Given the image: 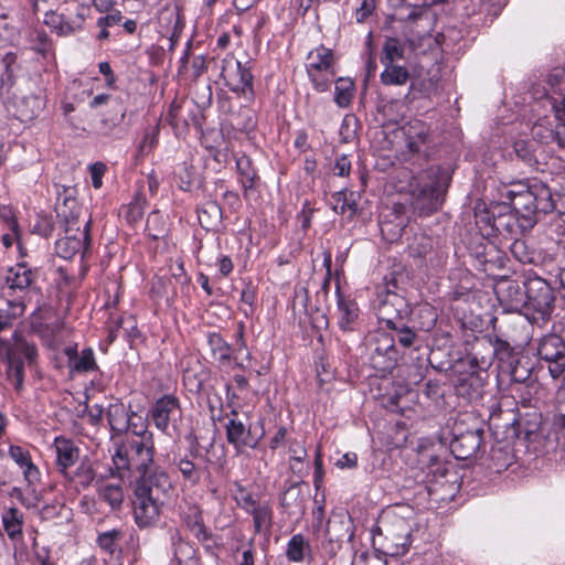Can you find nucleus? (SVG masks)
<instances>
[{"mask_svg":"<svg viewBox=\"0 0 565 565\" xmlns=\"http://www.w3.org/2000/svg\"><path fill=\"white\" fill-rule=\"evenodd\" d=\"M154 444L152 433L135 434L125 436V439L117 446L113 455V476L122 479H137L150 477L156 467Z\"/></svg>","mask_w":565,"mask_h":565,"instance_id":"f257e3e1","label":"nucleus"},{"mask_svg":"<svg viewBox=\"0 0 565 565\" xmlns=\"http://www.w3.org/2000/svg\"><path fill=\"white\" fill-rule=\"evenodd\" d=\"M172 491V483L164 470H154L150 477L136 479L134 518L139 527H149L159 521Z\"/></svg>","mask_w":565,"mask_h":565,"instance_id":"f03ea898","label":"nucleus"},{"mask_svg":"<svg viewBox=\"0 0 565 565\" xmlns=\"http://www.w3.org/2000/svg\"><path fill=\"white\" fill-rule=\"evenodd\" d=\"M403 303V298L392 294L387 295L386 299L379 308L380 319L385 323L387 329L394 332L392 335L381 334L377 339L379 344L374 350V361L376 356L386 359L385 365L382 366L383 370H391L396 365L398 352L395 348V341L404 348H411L417 339L416 332L404 323L398 312L395 317H391V306Z\"/></svg>","mask_w":565,"mask_h":565,"instance_id":"7ed1b4c3","label":"nucleus"},{"mask_svg":"<svg viewBox=\"0 0 565 565\" xmlns=\"http://www.w3.org/2000/svg\"><path fill=\"white\" fill-rule=\"evenodd\" d=\"M414 511L408 505H396L384 510L373 530L382 536L383 553L388 556L404 555L411 545ZM375 536L373 541L375 542Z\"/></svg>","mask_w":565,"mask_h":565,"instance_id":"20e7f679","label":"nucleus"},{"mask_svg":"<svg viewBox=\"0 0 565 565\" xmlns=\"http://www.w3.org/2000/svg\"><path fill=\"white\" fill-rule=\"evenodd\" d=\"M449 175L439 167H430L408 182L412 205L422 215L438 211L449 185Z\"/></svg>","mask_w":565,"mask_h":565,"instance_id":"39448f33","label":"nucleus"},{"mask_svg":"<svg viewBox=\"0 0 565 565\" xmlns=\"http://www.w3.org/2000/svg\"><path fill=\"white\" fill-rule=\"evenodd\" d=\"M561 99L546 96L545 103L551 107L553 118L543 116L532 127V136L542 143L555 142L565 148V94L559 89Z\"/></svg>","mask_w":565,"mask_h":565,"instance_id":"423d86ee","label":"nucleus"},{"mask_svg":"<svg viewBox=\"0 0 565 565\" xmlns=\"http://www.w3.org/2000/svg\"><path fill=\"white\" fill-rule=\"evenodd\" d=\"M38 280V269L30 267L26 263H18L8 268L0 289L1 300L25 303L30 291Z\"/></svg>","mask_w":565,"mask_h":565,"instance_id":"0eeeda50","label":"nucleus"},{"mask_svg":"<svg viewBox=\"0 0 565 565\" xmlns=\"http://www.w3.org/2000/svg\"><path fill=\"white\" fill-rule=\"evenodd\" d=\"M484 429L480 425L467 426L463 420H457L452 427L449 448L457 460L473 459L483 450Z\"/></svg>","mask_w":565,"mask_h":565,"instance_id":"6e6552de","label":"nucleus"},{"mask_svg":"<svg viewBox=\"0 0 565 565\" xmlns=\"http://www.w3.org/2000/svg\"><path fill=\"white\" fill-rule=\"evenodd\" d=\"M553 302V289L544 279H527L525 315H532L534 320H546L552 313Z\"/></svg>","mask_w":565,"mask_h":565,"instance_id":"1a4fd4ad","label":"nucleus"},{"mask_svg":"<svg viewBox=\"0 0 565 565\" xmlns=\"http://www.w3.org/2000/svg\"><path fill=\"white\" fill-rule=\"evenodd\" d=\"M221 76L232 92L253 94V75L247 64L226 56L222 60Z\"/></svg>","mask_w":565,"mask_h":565,"instance_id":"9d476101","label":"nucleus"},{"mask_svg":"<svg viewBox=\"0 0 565 565\" xmlns=\"http://www.w3.org/2000/svg\"><path fill=\"white\" fill-rule=\"evenodd\" d=\"M225 430L228 444L233 445L238 452L245 448H256L262 438V436L254 435L250 426L238 418L236 411L231 412Z\"/></svg>","mask_w":565,"mask_h":565,"instance_id":"9b49d317","label":"nucleus"},{"mask_svg":"<svg viewBox=\"0 0 565 565\" xmlns=\"http://www.w3.org/2000/svg\"><path fill=\"white\" fill-rule=\"evenodd\" d=\"M151 419L161 431H167L170 424H174L181 417L180 401L172 394H166L158 398L151 409Z\"/></svg>","mask_w":565,"mask_h":565,"instance_id":"f8f14e48","label":"nucleus"},{"mask_svg":"<svg viewBox=\"0 0 565 565\" xmlns=\"http://www.w3.org/2000/svg\"><path fill=\"white\" fill-rule=\"evenodd\" d=\"M527 279L503 280L498 284L495 294L501 303L510 311H524L526 305Z\"/></svg>","mask_w":565,"mask_h":565,"instance_id":"ddd939ff","label":"nucleus"},{"mask_svg":"<svg viewBox=\"0 0 565 565\" xmlns=\"http://www.w3.org/2000/svg\"><path fill=\"white\" fill-rule=\"evenodd\" d=\"M413 9L409 10V12L402 18L406 23H414L419 21L420 23H425V28L423 32H415L411 26H408L407 32V42L409 43L411 47L414 50H417L426 42H430L431 35L428 33V26L430 24V19L428 17L426 8L428 6H422L420 3L413 4Z\"/></svg>","mask_w":565,"mask_h":565,"instance_id":"4468645a","label":"nucleus"},{"mask_svg":"<svg viewBox=\"0 0 565 565\" xmlns=\"http://www.w3.org/2000/svg\"><path fill=\"white\" fill-rule=\"evenodd\" d=\"M180 515L188 530L200 541L206 542L210 533L204 524L202 509L199 504L184 500L179 507Z\"/></svg>","mask_w":565,"mask_h":565,"instance_id":"2eb2a0df","label":"nucleus"},{"mask_svg":"<svg viewBox=\"0 0 565 565\" xmlns=\"http://www.w3.org/2000/svg\"><path fill=\"white\" fill-rule=\"evenodd\" d=\"M56 452V466L58 471L70 478L68 469L73 467L79 458V449L73 440L63 436L56 437L54 440Z\"/></svg>","mask_w":565,"mask_h":565,"instance_id":"dca6fc26","label":"nucleus"},{"mask_svg":"<svg viewBox=\"0 0 565 565\" xmlns=\"http://www.w3.org/2000/svg\"><path fill=\"white\" fill-rule=\"evenodd\" d=\"M9 456L22 469L23 478L29 487H34L40 482L41 472L33 463L29 450L11 445L9 447Z\"/></svg>","mask_w":565,"mask_h":565,"instance_id":"f3484780","label":"nucleus"},{"mask_svg":"<svg viewBox=\"0 0 565 565\" xmlns=\"http://www.w3.org/2000/svg\"><path fill=\"white\" fill-rule=\"evenodd\" d=\"M89 225L90 222L88 221L84 231L81 233L82 237L67 235L57 239L55 243L56 254L64 259H71L77 253L86 250L90 241Z\"/></svg>","mask_w":565,"mask_h":565,"instance_id":"a211bd4d","label":"nucleus"},{"mask_svg":"<svg viewBox=\"0 0 565 565\" xmlns=\"http://www.w3.org/2000/svg\"><path fill=\"white\" fill-rule=\"evenodd\" d=\"M405 136L406 147L412 153H418L428 140L429 128L419 120L413 119L402 127Z\"/></svg>","mask_w":565,"mask_h":565,"instance_id":"6ab92c4d","label":"nucleus"},{"mask_svg":"<svg viewBox=\"0 0 565 565\" xmlns=\"http://www.w3.org/2000/svg\"><path fill=\"white\" fill-rule=\"evenodd\" d=\"M508 196L513 210L527 221L537 213L530 185H521L518 191H509Z\"/></svg>","mask_w":565,"mask_h":565,"instance_id":"aec40b11","label":"nucleus"},{"mask_svg":"<svg viewBox=\"0 0 565 565\" xmlns=\"http://www.w3.org/2000/svg\"><path fill=\"white\" fill-rule=\"evenodd\" d=\"M338 296V324L344 332L353 331L359 317V308L354 300L348 299L340 292V286L337 285Z\"/></svg>","mask_w":565,"mask_h":565,"instance_id":"412c9836","label":"nucleus"},{"mask_svg":"<svg viewBox=\"0 0 565 565\" xmlns=\"http://www.w3.org/2000/svg\"><path fill=\"white\" fill-rule=\"evenodd\" d=\"M97 494L98 499L108 504L113 511L119 510L125 499L120 482L97 481Z\"/></svg>","mask_w":565,"mask_h":565,"instance_id":"4be33fe9","label":"nucleus"},{"mask_svg":"<svg viewBox=\"0 0 565 565\" xmlns=\"http://www.w3.org/2000/svg\"><path fill=\"white\" fill-rule=\"evenodd\" d=\"M200 225L206 231H217L222 225L223 211L215 201H206L198 210Z\"/></svg>","mask_w":565,"mask_h":565,"instance_id":"5701e85b","label":"nucleus"},{"mask_svg":"<svg viewBox=\"0 0 565 565\" xmlns=\"http://www.w3.org/2000/svg\"><path fill=\"white\" fill-rule=\"evenodd\" d=\"M307 73L334 72L333 52L324 46L312 50L307 57Z\"/></svg>","mask_w":565,"mask_h":565,"instance_id":"b1692460","label":"nucleus"},{"mask_svg":"<svg viewBox=\"0 0 565 565\" xmlns=\"http://www.w3.org/2000/svg\"><path fill=\"white\" fill-rule=\"evenodd\" d=\"M483 385L482 376L477 372H471L458 379L456 391L458 395L473 399L481 396Z\"/></svg>","mask_w":565,"mask_h":565,"instance_id":"393cba45","label":"nucleus"},{"mask_svg":"<svg viewBox=\"0 0 565 565\" xmlns=\"http://www.w3.org/2000/svg\"><path fill=\"white\" fill-rule=\"evenodd\" d=\"M537 353L545 361L565 356V342L557 334H547L539 343Z\"/></svg>","mask_w":565,"mask_h":565,"instance_id":"a878e982","label":"nucleus"},{"mask_svg":"<svg viewBox=\"0 0 565 565\" xmlns=\"http://www.w3.org/2000/svg\"><path fill=\"white\" fill-rule=\"evenodd\" d=\"M253 516V525L256 533L267 534L273 526V508L268 501H262L248 513Z\"/></svg>","mask_w":565,"mask_h":565,"instance_id":"bb28decb","label":"nucleus"},{"mask_svg":"<svg viewBox=\"0 0 565 565\" xmlns=\"http://www.w3.org/2000/svg\"><path fill=\"white\" fill-rule=\"evenodd\" d=\"M106 416L111 430L117 434L131 428V418L122 403L109 404Z\"/></svg>","mask_w":565,"mask_h":565,"instance_id":"cd10ccee","label":"nucleus"},{"mask_svg":"<svg viewBox=\"0 0 565 565\" xmlns=\"http://www.w3.org/2000/svg\"><path fill=\"white\" fill-rule=\"evenodd\" d=\"M384 70L380 75L381 83L385 86H403L411 78V74L407 67L403 65L383 64Z\"/></svg>","mask_w":565,"mask_h":565,"instance_id":"c85d7f7f","label":"nucleus"},{"mask_svg":"<svg viewBox=\"0 0 565 565\" xmlns=\"http://www.w3.org/2000/svg\"><path fill=\"white\" fill-rule=\"evenodd\" d=\"M7 380L13 385L14 390L20 393L23 390L24 382V364L21 359L17 358L12 350L7 353Z\"/></svg>","mask_w":565,"mask_h":565,"instance_id":"c756f323","label":"nucleus"},{"mask_svg":"<svg viewBox=\"0 0 565 565\" xmlns=\"http://www.w3.org/2000/svg\"><path fill=\"white\" fill-rule=\"evenodd\" d=\"M26 303L2 300L0 306V332L12 327L13 322L25 312Z\"/></svg>","mask_w":565,"mask_h":565,"instance_id":"7c9ffc66","label":"nucleus"},{"mask_svg":"<svg viewBox=\"0 0 565 565\" xmlns=\"http://www.w3.org/2000/svg\"><path fill=\"white\" fill-rule=\"evenodd\" d=\"M207 344L210 347L213 359L216 360L221 365H225L230 362L233 354V349L221 337L220 333H207Z\"/></svg>","mask_w":565,"mask_h":565,"instance_id":"2f4dec72","label":"nucleus"},{"mask_svg":"<svg viewBox=\"0 0 565 565\" xmlns=\"http://www.w3.org/2000/svg\"><path fill=\"white\" fill-rule=\"evenodd\" d=\"M533 195L535 209L537 213H548L554 209L551 189L542 182H533L530 184Z\"/></svg>","mask_w":565,"mask_h":565,"instance_id":"473e14b6","label":"nucleus"},{"mask_svg":"<svg viewBox=\"0 0 565 565\" xmlns=\"http://www.w3.org/2000/svg\"><path fill=\"white\" fill-rule=\"evenodd\" d=\"M2 524L10 539H15L22 533L23 516L17 508H9L2 514Z\"/></svg>","mask_w":565,"mask_h":565,"instance_id":"72a5a7b5","label":"nucleus"},{"mask_svg":"<svg viewBox=\"0 0 565 565\" xmlns=\"http://www.w3.org/2000/svg\"><path fill=\"white\" fill-rule=\"evenodd\" d=\"M404 57V45L396 38H387L382 47L381 63L394 64Z\"/></svg>","mask_w":565,"mask_h":565,"instance_id":"f704fd0d","label":"nucleus"},{"mask_svg":"<svg viewBox=\"0 0 565 565\" xmlns=\"http://www.w3.org/2000/svg\"><path fill=\"white\" fill-rule=\"evenodd\" d=\"M174 465L178 467L182 475V478L191 487L196 486L201 480V469L190 459L180 458L174 460Z\"/></svg>","mask_w":565,"mask_h":565,"instance_id":"c9c22d12","label":"nucleus"},{"mask_svg":"<svg viewBox=\"0 0 565 565\" xmlns=\"http://www.w3.org/2000/svg\"><path fill=\"white\" fill-rule=\"evenodd\" d=\"M354 84L351 79L342 77L338 78L335 82V104L341 108L348 107L352 100Z\"/></svg>","mask_w":565,"mask_h":565,"instance_id":"e433bc0d","label":"nucleus"},{"mask_svg":"<svg viewBox=\"0 0 565 565\" xmlns=\"http://www.w3.org/2000/svg\"><path fill=\"white\" fill-rule=\"evenodd\" d=\"M331 209L338 214L350 213V216L355 214L356 204L353 200L348 198V193L344 190L334 192L330 199Z\"/></svg>","mask_w":565,"mask_h":565,"instance_id":"4c0bfd02","label":"nucleus"},{"mask_svg":"<svg viewBox=\"0 0 565 565\" xmlns=\"http://www.w3.org/2000/svg\"><path fill=\"white\" fill-rule=\"evenodd\" d=\"M236 168L241 175V182L244 190L253 189L256 178V171L252 166V160L247 156H241L236 159Z\"/></svg>","mask_w":565,"mask_h":565,"instance_id":"58836bf2","label":"nucleus"},{"mask_svg":"<svg viewBox=\"0 0 565 565\" xmlns=\"http://www.w3.org/2000/svg\"><path fill=\"white\" fill-rule=\"evenodd\" d=\"M310 546L300 534L294 535L287 545V556L290 562H302Z\"/></svg>","mask_w":565,"mask_h":565,"instance_id":"ea45409f","label":"nucleus"},{"mask_svg":"<svg viewBox=\"0 0 565 565\" xmlns=\"http://www.w3.org/2000/svg\"><path fill=\"white\" fill-rule=\"evenodd\" d=\"M433 239L425 234H415L413 241L408 244L409 255L414 258H422L428 255L433 249Z\"/></svg>","mask_w":565,"mask_h":565,"instance_id":"a19ab883","label":"nucleus"},{"mask_svg":"<svg viewBox=\"0 0 565 565\" xmlns=\"http://www.w3.org/2000/svg\"><path fill=\"white\" fill-rule=\"evenodd\" d=\"M76 479L77 483L83 488H88L96 478V473L92 461L88 458H84L78 467L76 468L74 476L68 479Z\"/></svg>","mask_w":565,"mask_h":565,"instance_id":"79ce46f5","label":"nucleus"},{"mask_svg":"<svg viewBox=\"0 0 565 565\" xmlns=\"http://www.w3.org/2000/svg\"><path fill=\"white\" fill-rule=\"evenodd\" d=\"M96 369L94 352L92 349H84L70 366L71 372L86 373Z\"/></svg>","mask_w":565,"mask_h":565,"instance_id":"37998d69","label":"nucleus"},{"mask_svg":"<svg viewBox=\"0 0 565 565\" xmlns=\"http://www.w3.org/2000/svg\"><path fill=\"white\" fill-rule=\"evenodd\" d=\"M146 232L152 239H159L164 236L166 227L162 215L159 212H152L147 218Z\"/></svg>","mask_w":565,"mask_h":565,"instance_id":"c03bdc74","label":"nucleus"},{"mask_svg":"<svg viewBox=\"0 0 565 565\" xmlns=\"http://www.w3.org/2000/svg\"><path fill=\"white\" fill-rule=\"evenodd\" d=\"M532 371L527 365V362H522V360H516L514 363H511L510 376L511 381L514 383H526L531 380Z\"/></svg>","mask_w":565,"mask_h":565,"instance_id":"a18cd8bd","label":"nucleus"},{"mask_svg":"<svg viewBox=\"0 0 565 565\" xmlns=\"http://www.w3.org/2000/svg\"><path fill=\"white\" fill-rule=\"evenodd\" d=\"M120 532L118 530H111L98 535L97 542L102 550L113 554L118 548V540Z\"/></svg>","mask_w":565,"mask_h":565,"instance_id":"49530a36","label":"nucleus"},{"mask_svg":"<svg viewBox=\"0 0 565 565\" xmlns=\"http://www.w3.org/2000/svg\"><path fill=\"white\" fill-rule=\"evenodd\" d=\"M235 499L237 504L244 509L247 513L256 508L262 501L256 499L253 493L248 492L244 487L237 486Z\"/></svg>","mask_w":565,"mask_h":565,"instance_id":"de8ad7c7","label":"nucleus"},{"mask_svg":"<svg viewBox=\"0 0 565 565\" xmlns=\"http://www.w3.org/2000/svg\"><path fill=\"white\" fill-rule=\"evenodd\" d=\"M335 75V72H312L308 73V76L313 84V87L318 92H326L329 89V86L331 82L333 81V77Z\"/></svg>","mask_w":565,"mask_h":565,"instance_id":"09e8293b","label":"nucleus"},{"mask_svg":"<svg viewBox=\"0 0 565 565\" xmlns=\"http://www.w3.org/2000/svg\"><path fill=\"white\" fill-rule=\"evenodd\" d=\"M376 6L377 0H362L360 7L355 10L356 22H365L374 13Z\"/></svg>","mask_w":565,"mask_h":565,"instance_id":"8fccbe9b","label":"nucleus"},{"mask_svg":"<svg viewBox=\"0 0 565 565\" xmlns=\"http://www.w3.org/2000/svg\"><path fill=\"white\" fill-rule=\"evenodd\" d=\"M122 212L129 223H135L142 218L143 209L139 201H134L124 207Z\"/></svg>","mask_w":565,"mask_h":565,"instance_id":"3c124183","label":"nucleus"},{"mask_svg":"<svg viewBox=\"0 0 565 565\" xmlns=\"http://www.w3.org/2000/svg\"><path fill=\"white\" fill-rule=\"evenodd\" d=\"M158 141V128H153L152 130H148L145 132V136L139 145V152L145 154L149 152Z\"/></svg>","mask_w":565,"mask_h":565,"instance_id":"603ef678","label":"nucleus"},{"mask_svg":"<svg viewBox=\"0 0 565 565\" xmlns=\"http://www.w3.org/2000/svg\"><path fill=\"white\" fill-rule=\"evenodd\" d=\"M92 184L95 189H100L103 185V177L106 172V166L102 162H96L90 166Z\"/></svg>","mask_w":565,"mask_h":565,"instance_id":"864d4df0","label":"nucleus"},{"mask_svg":"<svg viewBox=\"0 0 565 565\" xmlns=\"http://www.w3.org/2000/svg\"><path fill=\"white\" fill-rule=\"evenodd\" d=\"M118 330H122L124 334L130 340H135L139 335V331L137 330L135 320L129 317L127 319H122L118 327Z\"/></svg>","mask_w":565,"mask_h":565,"instance_id":"5fc2aeb1","label":"nucleus"},{"mask_svg":"<svg viewBox=\"0 0 565 565\" xmlns=\"http://www.w3.org/2000/svg\"><path fill=\"white\" fill-rule=\"evenodd\" d=\"M192 554H193L192 547L188 543H184V542H180L177 545L175 551H174V556H175L179 565L186 563L191 558Z\"/></svg>","mask_w":565,"mask_h":565,"instance_id":"6e6d98bb","label":"nucleus"},{"mask_svg":"<svg viewBox=\"0 0 565 565\" xmlns=\"http://www.w3.org/2000/svg\"><path fill=\"white\" fill-rule=\"evenodd\" d=\"M351 170V162L345 156H341L337 159L333 168V172L335 175L339 177H347L349 175Z\"/></svg>","mask_w":565,"mask_h":565,"instance_id":"4d7b16f0","label":"nucleus"},{"mask_svg":"<svg viewBox=\"0 0 565 565\" xmlns=\"http://www.w3.org/2000/svg\"><path fill=\"white\" fill-rule=\"evenodd\" d=\"M550 363L548 371L552 377L557 379L565 374V356L547 361Z\"/></svg>","mask_w":565,"mask_h":565,"instance_id":"13d9d810","label":"nucleus"},{"mask_svg":"<svg viewBox=\"0 0 565 565\" xmlns=\"http://www.w3.org/2000/svg\"><path fill=\"white\" fill-rule=\"evenodd\" d=\"M525 244L522 241H515L511 245V252L515 256L516 259H519L521 263H527L531 262V258L525 253Z\"/></svg>","mask_w":565,"mask_h":565,"instance_id":"bf43d9fd","label":"nucleus"},{"mask_svg":"<svg viewBox=\"0 0 565 565\" xmlns=\"http://www.w3.org/2000/svg\"><path fill=\"white\" fill-rule=\"evenodd\" d=\"M493 347H494V352L498 355H500L501 358L510 356L513 351L512 345L507 340H503L500 338H495Z\"/></svg>","mask_w":565,"mask_h":565,"instance_id":"052dcab7","label":"nucleus"},{"mask_svg":"<svg viewBox=\"0 0 565 565\" xmlns=\"http://www.w3.org/2000/svg\"><path fill=\"white\" fill-rule=\"evenodd\" d=\"M121 14L119 11H114L105 17H102L97 21L99 28L117 25L121 21Z\"/></svg>","mask_w":565,"mask_h":565,"instance_id":"680f3d73","label":"nucleus"},{"mask_svg":"<svg viewBox=\"0 0 565 565\" xmlns=\"http://www.w3.org/2000/svg\"><path fill=\"white\" fill-rule=\"evenodd\" d=\"M289 452H290L291 459H294L298 462H301L307 456L306 449L301 446L300 443H298L296 440L290 443Z\"/></svg>","mask_w":565,"mask_h":565,"instance_id":"e2e57ef3","label":"nucleus"},{"mask_svg":"<svg viewBox=\"0 0 565 565\" xmlns=\"http://www.w3.org/2000/svg\"><path fill=\"white\" fill-rule=\"evenodd\" d=\"M356 463H358V456L354 452H347L337 461V466L341 469L355 468Z\"/></svg>","mask_w":565,"mask_h":565,"instance_id":"0e129e2a","label":"nucleus"},{"mask_svg":"<svg viewBox=\"0 0 565 565\" xmlns=\"http://www.w3.org/2000/svg\"><path fill=\"white\" fill-rule=\"evenodd\" d=\"M192 70L195 77L201 76L207 70V60L204 55H198L192 61Z\"/></svg>","mask_w":565,"mask_h":565,"instance_id":"69168bd1","label":"nucleus"},{"mask_svg":"<svg viewBox=\"0 0 565 565\" xmlns=\"http://www.w3.org/2000/svg\"><path fill=\"white\" fill-rule=\"evenodd\" d=\"M104 414V408L100 405H93L87 407V417L89 419V423L93 425H97Z\"/></svg>","mask_w":565,"mask_h":565,"instance_id":"338daca9","label":"nucleus"},{"mask_svg":"<svg viewBox=\"0 0 565 565\" xmlns=\"http://www.w3.org/2000/svg\"><path fill=\"white\" fill-rule=\"evenodd\" d=\"M21 351L30 364L35 361L38 356V350L33 344H29L26 342L22 343Z\"/></svg>","mask_w":565,"mask_h":565,"instance_id":"774afa93","label":"nucleus"}]
</instances>
